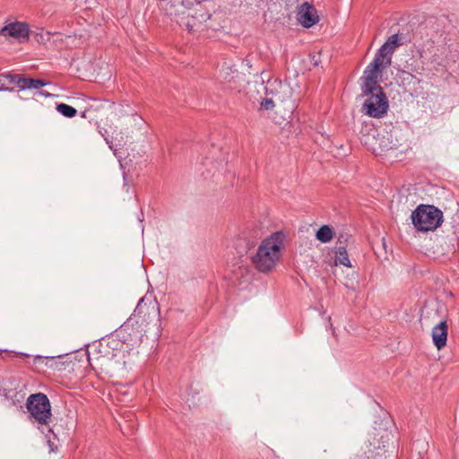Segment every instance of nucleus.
Returning <instances> with one entry per match:
<instances>
[{"instance_id":"1","label":"nucleus","mask_w":459,"mask_h":459,"mask_svg":"<svg viewBox=\"0 0 459 459\" xmlns=\"http://www.w3.org/2000/svg\"><path fill=\"white\" fill-rule=\"evenodd\" d=\"M284 240L285 234L276 231L261 242L251 256V263L259 273H267L275 268L281 256Z\"/></svg>"},{"instance_id":"2","label":"nucleus","mask_w":459,"mask_h":459,"mask_svg":"<svg viewBox=\"0 0 459 459\" xmlns=\"http://www.w3.org/2000/svg\"><path fill=\"white\" fill-rule=\"evenodd\" d=\"M380 74L375 73L373 75L370 72L364 71L362 91L367 96L361 111L374 118L383 117L388 110L389 103L383 88L378 85L377 79Z\"/></svg>"},{"instance_id":"3","label":"nucleus","mask_w":459,"mask_h":459,"mask_svg":"<svg viewBox=\"0 0 459 459\" xmlns=\"http://www.w3.org/2000/svg\"><path fill=\"white\" fill-rule=\"evenodd\" d=\"M411 221L418 231H434L443 222V212L430 204H420L411 212Z\"/></svg>"},{"instance_id":"4","label":"nucleus","mask_w":459,"mask_h":459,"mask_svg":"<svg viewBox=\"0 0 459 459\" xmlns=\"http://www.w3.org/2000/svg\"><path fill=\"white\" fill-rule=\"evenodd\" d=\"M402 45L398 33L394 34L386 39L375 55L374 59L366 67L365 71L370 72L373 75L375 73L380 74L385 69L390 66L392 63V56L395 49Z\"/></svg>"},{"instance_id":"5","label":"nucleus","mask_w":459,"mask_h":459,"mask_svg":"<svg viewBox=\"0 0 459 459\" xmlns=\"http://www.w3.org/2000/svg\"><path fill=\"white\" fill-rule=\"evenodd\" d=\"M31 419L40 425H48L52 412L48 396L43 393L30 394L26 403Z\"/></svg>"},{"instance_id":"6","label":"nucleus","mask_w":459,"mask_h":459,"mask_svg":"<svg viewBox=\"0 0 459 459\" xmlns=\"http://www.w3.org/2000/svg\"><path fill=\"white\" fill-rule=\"evenodd\" d=\"M379 152H385L391 150H396L403 146L404 139L402 135L401 130L392 129L390 131H385L378 134L377 139Z\"/></svg>"},{"instance_id":"7","label":"nucleus","mask_w":459,"mask_h":459,"mask_svg":"<svg viewBox=\"0 0 459 459\" xmlns=\"http://www.w3.org/2000/svg\"><path fill=\"white\" fill-rule=\"evenodd\" d=\"M297 20L305 28H310L319 22V16L316 7L305 2L297 10Z\"/></svg>"},{"instance_id":"8","label":"nucleus","mask_w":459,"mask_h":459,"mask_svg":"<svg viewBox=\"0 0 459 459\" xmlns=\"http://www.w3.org/2000/svg\"><path fill=\"white\" fill-rule=\"evenodd\" d=\"M385 451L380 446H373L371 441L366 442L351 459H385Z\"/></svg>"},{"instance_id":"9","label":"nucleus","mask_w":459,"mask_h":459,"mask_svg":"<svg viewBox=\"0 0 459 459\" xmlns=\"http://www.w3.org/2000/svg\"><path fill=\"white\" fill-rule=\"evenodd\" d=\"M29 27L23 22H13L5 26L2 32L5 36H10L19 42H25L29 39Z\"/></svg>"},{"instance_id":"10","label":"nucleus","mask_w":459,"mask_h":459,"mask_svg":"<svg viewBox=\"0 0 459 459\" xmlns=\"http://www.w3.org/2000/svg\"><path fill=\"white\" fill-rule=\"evenodd\" d=\"M448 334V325L446 321H441L439 324L435 325L431 332L433 343L436 348L440 351L446 345Z\"/></svg>"},{"instance_id":"11","label":"nucleus","mask_w":459,"mask_h":459,"mask_svg":"<svg viewBox=\"0 0 459 459\" xmlns=\"http://www.w3.org/2000/svg\"><path fill=\"white\" fill-rule=\"evenodd\" d=\"M34 363L44 365L45 367L57 370L62 371L66 368V362L63 360V358L61 356L57 357H42V356H36L34 358Z\"/></svg>"},{"instance_id":"12","label":"nucleus","mask_w":459,"mask_h":459,"mask_svg":"<svg viewBox=\"0 0 459 459\" xmlns=\"http://www.w3.org/2000/svg\"><path fill=\"white\" fill-rule=\"evenodd\" d=\"M48 82L41 79H33L26 77H19L17 85L22 90L26 89H39L40 87L46 86Z\"/></svg>"},{"instance_id":"13","label":"nucleus","mask_w":459,"mask_h":459,"mask_svg":"<svg viewBox=\"0 0 459 459\" xmlns=\"http://www.w3.org/2000/svg\"><path fill=\"white\" fill-rule=\"evenodd\" d=\"M273 85L274 90L270 89L271 93L274 95V98L277 101L284 102L290 97L286 93V91H289V86L282 84L281 82H274V83L271 84V86Z\"/></svg>"},{"instance_id":"14","label":"nucleus","mask_w":459,"mask_h":459,"mask_svg":"<svg viewBox=\"0 0 459 459\" xmlns=\"http://www.w3.org/2000/svg\"><path fill=\"white\" fill-rule=\"evenodd\" d=\"M333 229L331 226L323 225L317 230L316 238L322 243H328L333 239Z\"/></svg>"},{"instance_id":"15","label":"nucleus","mask_w":459,"mask_h":459,"mask_svg":"<svg viewBox=\"0 0 459 459\" xmlns=\"http://www.w3.org/2000/svg\"><path fill=\"white\" fill-rule=\"evenodd\" d=\"M335 264H342L346 267H351V261L345 247H338L337 251L335 252Z\"/></svg>"},{"instance_id":"16","label":"nucleus","mask_w":459,"mask_h":459,"mask_svg":"<svg viewBox=\"0 0 459 459\" xmlns=\"http://www.w3.org/2000/svg\"><path fill=\"white\" fill-rule=\"evenodd\" d=\"M149 307H147L144 299H141L134 311L133 316L134 318H144L146 314L149 312Z\"/></svg>"},{"instance_id":"17","label":"nucleus","mask_w":459,"mask_h":459,"mask_svg":"<svg viewBox=\"0 0 459 459\" xmlns=\"http://www.w3.org/2000/svg\"><path fill=\"white\" fill-rule=\"evenodd\" d=\"M56 110L64 117L69 118L75 117L77 114V110L74 107L65 103L57 104Z\"/></svg>"},{"instance_id":"18","label":"nucleus","mask_w":459,"mask_h":459,"mask_svg":"<svg viewBox=\"0 0 459 459\" xmlns=\"http://www.w3.org/2000/svg\"><path fill=\"white\" fill-rule=\"evenodd\" d=\"M193 11L195 12V13H190V16H192L195 19L205 20L206 14L204 13H199L202 11V5L200 3L196 4V7Z\"/></svg>"},{"instance_id":"19","label":"nucleus","mask_w":459,"mask_h":459,"mask_svg":"<svg viewBox=\"0 0 459 459\" xmlns=\"http://www.w3.org/2000/svg\"><path fill=\"white\" fill-rule=\"evenodd\" d=\"M274 107V102L273 99L265 98L261 102V108L264 110H271Z\"/></svg>"},{"instance_id":"20","label":"nucleus","mask_w":459,"mask_h":459,"mask_svg":"<svg viewBox=\"0 0 459 459\" xmlns=\"http://www.w3.org/2000/svg\"><path fill=\"white\" fill-rule=\"evenodd\" d=\"M19 356L21 358H25V357H29V355L25 354V353H20Z\"/></svg>"}]
</instances>
